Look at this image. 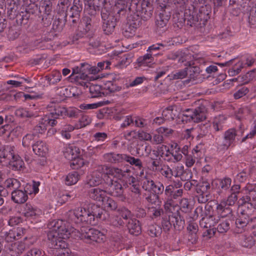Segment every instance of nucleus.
Here are the masks:
<instances>
[{"instance_id": "14", "label": "nucleus", "mask_w": 256, "mask_h": 256, "mask_svg": "<svg viewBox=\"0 0 256 256\" xmlns=\"http://www.w3.org/2000/svg\"><path fill=\"white\" fill-rule=\"evenodd\" d=\"M26 248L24 242H15L5 245L4 248V256H18L22 254Z\"/></svg>"}, {"instance_id": "6", "label": "nucleus", "mask_w": 256, "mask_h": 256, "mask_svg": "<svg viewBox=\"0 0 256 256\" xmlns=\"http://www.w3.org/2000/svg\"><path fill=\"white\" fill-rule=\"evenodd\" d=\"M184 225V220L178 210L176 212H170L162 218V226L165 232L169 231L172 226L178 230L182 229Z\"/></svg>"}, {"instance_id": "29", "label": "nucleus", "mask_w": 256, "mask_h": 256, "mask_svg": "<svg viewBox=\"0 0 256 256\" xmlns=\"http://www.w3.org/2000/svg\"><path fill=\"white\" fill-rule=\"evenodd\" d=\"M126 0H117L114 8L116 11L115 14H118V15H120L122 18L124 19L126 17Z\"/></svg>"}, {"instance_id": "62", "label": "nucleus", "mask_w": 256, "mask_h": 256, "mask_svg": "<svg viewBox=\"0 0 256 256\" xmlns=\"http://www.w3.org/2000/svg\"><path fill=\"white\" fill-rule=\"evenodd\" d=\"M248 22L251 28L256 26V8H252L250 10Z\"/></svg>"}, {"instance_id": "18", "label": "nucleus", "mask_w": 256, "mask_h": 256, "mask_svg": "<svg viewBox=\"0 0 256 256\" xmlns=\"http://www.w3.org/2000/svg\"><path fill=\"white\" fill-rule=\"evenodd\" d=\"M188 79L186 81L188 82H192V84L200 83L202 82L204 78L200 74V68L198 66L191 67L188 69Z\"/></svg>"}, {"instance_id": "35", "label": "nucleus", "mask_w": 256, "mask_h": 256, "mask_svg": "<svg viewBox=\"0 0 256 256\" xmlns=\"http://www.w3.org/2000/svg\"><path fill=\"white\" fill-rule=\"evenodd\" d=\"M80 154V150L78 148L75 146H70L66 149L65 153L66 157L70 160H72L76 158H78Z\"/></svg>"}, {"instance_id": "52", "label": "nucleus", "mask_w": 256, "mask_h": 256, "mask_svg": "<svg viewBox=\"0 0 256 256\" xmlns=\"http://www.w3.org/2000/svg\"><path fill=\"white\" fill-rule=\"evenodd\" d=\"M110 64L111 62L108 60L98 62L97 66H93L92 74H96L101 70L108 69Z\"/></svg>"}, {"instance_id": "4", "label": "nucleus", "mask_w": 256, "mask_h": 256, "mask_svg": "<svg viewBox=\"0 0 256 256\" xmlns=\"http://www.w3.org/2000/svg\"><path fill=\"white\" fill-rule=\"evenodd\" d=\"M101 18L102 30L107 35L112 34L118 23L123 20L118 14L110 12L106 8H102L101 10Z\"/></svg>"}, {"instance_id": "15", "label": "nucleus", "mask_w": 256, "mask_h": 256, "mask_svg": "<svg viewBox=\"0 0 256 256\" xmlns=\"http://www.w3.org/2000/svg\"><path fill=\"white\" fill-rule=\"evenodd\" d=\"M200 100L198 102V106L192 110V121L198 123L206 118L208 110L204 104L200 103Z\"/></svg>"}, {"instance_id": "19", "label": "nucleus", "mask_w": 256, "mask_h": 256, "mask_svg": "<svg viewBox=\"0 0 256 256\" xmlns=\"http://www.w3.org/2000/svg\"><path fill=\"white\" fill-rule=\"evenodd\" d=\"M131 171L130 169L122 170L116 167H112L109 168L108 174L118 178V180L122 182V180H128V177L130 176Z\"/></svg>"}, {"instance_id": "10", "label": "nucleus", "mask_w": 256, "mask_h": 256, "mask_svg": "<svg viewBox=\"0 0 256 256\" xmlns=\"http://www.w3.org/2000/svg\"><path fill=\"white\" fill-rule=\"evenodd\" d=\"M57 124L58 122L53 118L52 112H50L40 118L38 124L34 127L32 132L38 137L39 134H42L46 132L48 125L54 126Z\"/></svg>"}, {"instance_id": "59", "label": "nucleus", "mask_w": 256, "mask_h": 256, "mask_svg": "<svg viewBox=\"0 0 256 256\" xmlns=\"http://www.w3.org/2000/svg\"><path fill=\"white\" fill-rule=\"evenodd\" d=\"M88 38L86 39L85 43L91 46L93 48H96L100 45V42L93 36L92 34H89L88 36Z\"/></svg>"}, {"instance_id": "24", "label": "nucleus", "mask_w": 256, "mask_h": 256, "mask_svg": "<svg viewBox=\"0 0 256 256\" xmlns=\"http://www.w3.org/2000/svg\"><path fill=\"white\" fill-rule=\"evenodd\" d=\"M122 184L125 188L130 186V190L132 192L138 194H140V190L136 179L132 176H128V180L122 181Z\"/></svg>"}, {"instance_id": "27", "label": "nucleus", "mask_w": 256, "mask_h": 256, "mask_svg": "<svg viewBox=\"0 0 256 256\" xmlns=\"http://www.w3.org/2000/svg\"><path fill=\"white\" fill-rule=\"evenodd\" d=\"M102 180V173L98 171H94L88 177L86 184L90 186H96L100 184Z\"/></svg>"}, {"instance_id": "17", "label": "nucleus", "mask_w": 256, "mask_h": 256, "mask_svg": "<svg viewBox=\"0 0 256 256\" xmlns=\"http://www.w3.org/2000/svg\"><path fill=\"white\" fill-rule=\"evenodd\" d=\"M236 136V130L234 128H230L224 134V141L220 144V147L223 150H228L230 146H233Z\"/></svg>"}, {"instance_id": "21", "label": "nucleus", "mask_w": 256, "mask_h": 256, "mask_svg": "<svg viewBox=\"0 0 256 256\" xmlns=\"http://www.w3.org/2000/svg\"><path fill=\"white\" fill-rule=\"evenodd\" d=\"M12 200L16 204H22L24 203L28 198V192L24 189H16L11 192Z\"/></svg>"}, {"instance_id": "25", "label": "nucleus", "mask_w": 256, "mask_h": 256, "mask_svg": "<svg viewBox=\"0 0 256 256\" xmlns=\"http://www.w3.org/2000/svg\"><path fill=\"white\" fill-rule=\"evenodd\" d=\"M129 232L132 235L138 236L141 232L140 222L136 218H130L128 222H125Z\"/></svg>"}, {"instance_id": "7", "label": "nucleus", "mask_w": 256, "mask_h": 256, "mask_svg": "<svg viewBox=\"0 0 256 256\" xmlns=\"http://www.w3.org/2000/svg\"><path fill=\"white\" fill-rule=\"evenodd\" d=\"M237 233H242L244 231L256 228V216L250 217L248 214L240 215L235 222Z\"/></svg>"}, {"instance_id": "54", "label": "nucleus", "mask_w": 256, "mask_h": 256, "mask_svg": "<svg viewBox=\"0 0 256 256\" xmlns=\"http://www.w3.org/2000/svg\"><path fill=\"white\" fill-rule=\"evenodd\" d=\"M5 186L10 190H15L20 187V182L16 178H8L4 182Z\"/></svg>"}, {"instance_id": "58", "label": "nucleus", "mask_w": 256, "mask_h": 256, "mask_svg": "<svg viewBox=\"0 0 256 256\" xmlns=\"http://www.w3.org/2000/svg\"><path fill=\"white\" fill-rule=\"evenodd\" d=\"M132 56L130 54H124L120 59L118 61V64L122 68L126 66L129 65L131 62Z\"/></svg>"}, {"instance_id": "45", "label": "nucleus", "mask_w": 256, "mask_h": 256, "mask_svg": "<svg viewBox=\"0 0 256 256\" xmlns=\"http://www.w3.org/2000/svg\"><path fill=\"white\" fill-rule=\"evenodd\" d=\"M240 244L244 247L250 248L254 245H256V242L252 236L244 235L242 236Z\"/></svg>"}, {"instance_id": "20", "label": "nucleus", "mask_w": 256, "mask_h": 256, "mask_svg": "<svg viewBox=\"0 0 256 256\" xmlns=\"http://www.w3.org/2000/svg\"><path fill=\"white\" fill-rule=\"evenodd\" d=\"M93 66H92L88 63H82L80 66H74L72 69V75L74 74H80L83 78L88 76L89 74H93L92 70Z\"/></svg>"}, {"instance_id": "60", "label": "nucleus", "mask_w": 256, "mask_h": 256, "mask_svg": "<svg viewBox=\"0 0 256 256\" xmlns=\"http://www.w3.org/2000/svg\"><path fill=\"white\" fill-rule=\"evenodd\" d=\"M164 45L162 44H156L149 46L147 50V52L148 54H152V56L154 57V56H157L158 54V52H154V51H158L160 50L162 48H164Z\"/></svg>"}, {"instance_id": "46", "label": "nucleus", "mask_w": 256, "mask_h": 256, "mask_svg": "<svg viewBox=\"0 0 256 256\" xmlns=\"http://www.w3.org/2000/svg\"><path fill=\"white\" fill-rule=\"evenodd\" d=\"M230 220H220L218 221V224L216 228L218 232L220 233L226 232L230 229Z\"/></svg>"}, {"instance_id": "49", "label": "nucleus", "mask_w": 256, "mask_h": 256, "mask_svg": "<svg viewBox=\"0 0 256 256\" xmlns=\"http://www.w3.org/2000/svg\"><path fill=\"white\" fill-rule=\"evenodd\" d=\"M81 25L82 26L83 30L86 33L92 34V19L89 16H84L82 18Z\"/></svg>"}, {"instance_id": "12", "label": "nucleus", "mask_w": 256, "mask_h": 256, "mask_svg": "<svg viewBox=\"0 0 256 256\" xmlns=\"http://www.w3.org/2000/svg\"><path fill=\"white\" fill-rule=\"evenodd\" d=\"M26 230L22 227H14L8 231L2 232L0 237L6 242H10L17 240L24 236Z\"/></svg>"}, {"instance_id": "57", "label": "nucleus", "mask_w": 256, "mask_h": 256, "mask_svg": "<svg viewBox=\"0 0 256 256\" xmlns=\"http://www.w3.org/2000/svg\"><path fill=\"white\" fill-rule=\"evenodd\" d=\"M160 194L150 193L146 198L147 202L150 204L159 205Z\"/></svg>"}, {"instance_id": "64", "label": "nucleus", "mask_w": 256, "mask_h": 256, "mask_svg": "<svg viewBox=\"0 0 256 256\" xmlns=\"http://www.w3.org/2000/svg\"><path fill=\"white\" fill-rule=\"evenodd\" d=\"M187 68L183 70H180L172 74V77L173 80L182 79L188 75V72L186 70Z\"/></svg>"}, {"instance_id": "31", "label": "nucleus", "mask_w": 256, "mask_h": 256, "mask_svg": "<svg viewBox=\"0 0 256 256\" xmlns=\"http://www.w3.org/2000/svg\"><path fill=\"white\" fill-rule=\"evenodd\" d=\"M14 148L10 146H6L0 150V162L11 160L14 158Z\"/></svg>"}, {"instance_id": "36", "label": "nucleus", "mask_w": 256, "mask_h": 256, "mask_svg": "<svg viewBox=\"0 0 256 256\" xmlns=\"http://www.w3.org/2000/svg\"><path fill=\"white\" fill-rule=\"evenodd\" d=\"M76 74H74L72 75V72L70 76V78L72 81L74 82L76 84L82 86H86L88 87V83L87 82L88 80V76L86 78H83L82 76V75L78 74L75 76Z\"/></svg>"}, {"instance_id": "40", "label": "nucleus", "mask_w": 256, "mask_h": 256, "mask_svg": "<svg viewBox=\"0 0 256 256\" xmlns=\"http://www.w3.org/2000/svg\"><path fill=\"white\" fill-rule=\"evenodd\" d=\"M116 80L106 81L104 83V88L108 90L110 92H114L121 90L122 86H119Z\"/></svg>"}, {"instance_id": "42", "label": "nucleus", "mask_w": 256, "mask_h": 256, "mask_svg": "<svg viewBox=\"0 0 256 256\" xmlns=\"http://www.w3.org/2000/svg\"><path fill=\"white\" fill-rule=\"evenodd\" d=\"M80 178V175L78 172H72L69 173L66 176L65 179L66 184L68 186L74 184L78 182Z\"/></svg>"}, {"instance_id": "51", "label": "nucleus", "mask_w": 256, "mask_h": 256, "mask_svg": "<svg viewBox=\"0 0 256 256\" xmlns=\"http://www.w3.org/2000/svg\"><path fill=\"white\" fill-rule=\"evenodd\" d=\"M83 2L82 0H73V6L70 8L69 13L80 14L82 10Z\"/></svg>"}, {"instance_id": "30", "label": "nucleus", "mask_w": 256, "mask_h": 256, "mask_svg": "<svg viewBox=\"0 0 256 256\" xmlns=\"http://www.w3.org/2000/svg\"><path fill=\"white\" fill-rule=\"evenodd\" d=\"M32 150L36 155L40 156H44L48 149L44 142L42 141H38L32 144Z\"/></svg>"}, {"instance_id": "37", "label": "nucleus", "mask_w": 256, "mask_h": 256, "mask_svg": "<svg viewBox=\"0 0 256 256\" xmlns=\"http://www.w3.org/2000/svg\"><path fill=\"white\" fill-rule=\"evenodd\" d=\"M89 34L86 33L84 30H80L76 32L72 38L73 43H85L86 39L88 38Z\"/></svg>"}, {"instance_id": "5", "label": "nucleus", "mask_w": 256, "mask_h": 256, "mask_svg": "<svg viewBox=\"0 0 256 256\" xmlns=\"http://www.w3.org/2000/svg\"><path fill=\"white\" fill-rule=\"evenodd\" d=\"M27 10H28L30 20L38 16L41 18V20L44 26H48L51 24L53 19L52 11L47 10L44 8H43V10H42L40 6H38L35 2L30 3L28 6Z\"/></svg>"}, {"instance_id": "22", "label": "nucleus", "mask_w": 256, "mask_h": 256, "mask_svg": "<svg viewBox=\"0 0 256 256\" xmlns=\"http://www.w3.org/2000/svg\"><path fill=\"white\" fill-rule=\"evenodd\" d=\"M126 154H116L115 152H110L104 155V160L108 162L114 164L122 163L125 162Z\"/></svg>"}, {"instance_id": "34", "label": "nucleus", "mask_w": 256, "mask_h": 256, "mask_svg": "<svg viewBox=\"0 0 256 256\" xmlns=\"http://www.w3.org/2000/svg\"><path fill=\"white\" fill-rule=\"evenodd\" d=\"M226 201H222L216 206V209L222 217H225L232 214V209Z\"/></svg>"}, {"instance_id": "53", "label": "nucleus", "mask_w": 256, "mask_h": 256, "mask_svg": "<svg viewBox=\"0 0 256 256\" xmlns=\"http://www.w3.org/2000/svg\"><path fill=\"white\" fill-rule=\"evenodd\" d=\"M38 210L30 204H26L24 210V214L27 218H32L37 214Z\"/></svg>"}, {"instance_id": "63", "label": "nucleus", "mask_w": 256, "mask_h": 256, "mask_svg": "<svg viewBox=\"0 0 256 256\" xmlns=\"http://www.w3.org/2000/svg\"><path fill=\"white\" fill-rule=\"evenodd\" d=\"M126 158L125 162H129L132 165H134L138 166L140 168H142V162L139 158H136L134 157L128 156L126 154Z\"/></svg>"}, {"instance_id": "48", "label": "nucleus", "mask_w": 256, "mask_h": 256, "mask_svg": "<svg viewBox=\"0 0 256 256\" xmlns=\"http://www.w3.org/2000/svg\"><path fill=\"white\" fill-rule=\"evenodd\" d=\"M102 204L108 210H114L117 208V203L112 198L106 196Z\"/></svg>"}, {"instance_id": "32", "label": "nucleus", "mask_w": 256, "mask_h": 256, "mask_svg": "<svg viewBox=\"0 0 256 256\" xmlns=\"http://www.w3.org/2000/svg\"><path fill=\"white\" fill-rule=\"evenodd\" d=\"M8 163L11 166L12 169L15 170H20L24 168V162L22 160L20 157L18 155L14 154V158L11 160H10Z\"/></svg>"}, {"instance_id": "33", "label": "nucleus", "mask_w": 256, "mask_h": 256, "mask_svg": "<svg viewBox=\"0 0 256 256\" xmlns=\"http://www.w3.org/2000/svg\"><path fill=\"white\" fill-rule=\"evenodd\" d=\"M170 15L168 14L165 11L160 12L156 20V25L158 28H164L166 26V24L170 18Z\"/></svg>"}, {"instance_id": "11", "label": "nucleus", "mask_w": 256, "mask_h": 256, "mask_svg": "<svg viewBox=\"0 0 256 256\" xmlns=\"http://www.w3.org/2000/svg\"><path fill=\"white\" fill-rule=\"evenodd\" d=\"M80 238L86 242L92 244L94 242L101 243L103 242L105 239L106 236L100 230L90 228L81 234Z\"/></svg>"}, {"instance_id": "3", "label": "nucleus", "mask_w": 256, "mask_h": 256, "mask_svg": "<svg viewBox=\"0 0 256 256\" xmlns=\"http://www.w3.org/2000/svg\"><path fill=\"white\" fill-rule=\"evenodd\" d=\"M17 0H7L8 6L7 16L10 20H15L18 25L27 24L30 21V15L28 10L26 8H24L20 12L18 11V4L16 3Z\"/></svg>"}, {"instance_id": "47", "label": "nucleus", "mask_w": 256, "mask_h": 256, "mask_svg": "<svg viewBox=\"0 0 256 256\" xmlns=\"http://www.w3.org/2000/svg\"><path fill=\"white\" fill-rule=\"evenodd\" d=\"M182 184L180 181L178 182H174V184H170L166 186L165 190L164 189V194L167 196L166 198L172 199V196L173 194V192L174 190L175 187L176 188L182 186Z\"/></svg>"}, {"instance_id": "41", "label": "nucleus", "mask_w": 256, "mask_h": 256, "mask_svg": "<svg viewBox=\"0 0 256 256\" xmlns=\"http://www.w3.org/2000/svg\"><path fill=\"white\" fill-rule=\"evenodd\" d=\"M66 18H60L55 19L52 24V30L56 33H59L62 31L64 26L65 25Z\"/></svg>"}, {"instance_id": "50", "label": "nucleus", "mask_w": 256, "mask_h": 256, "mask_svg": "<svg viewBox=\"0 0 256 256\" xmlns=\"http://www.w3.org/2000/svg\"><path fill=\"white\" fill-rule=\"evenodd\" d=\"M211 186L210 184L206 180L202 181L196 188V192H203L206 194H210Z\"/></svg>"}, {"instance_id": "39", "label": "nucleus", "mask_w": 256, "mask_h": 256, "mask_svg": "<svg viewBox=\"0 0 256 256\" xmlns=\"http://www.w3.org/2000/svg\"><path fill=\"white\" fill-rule=\"evenodd\" d=\"M50 84H55L59 82L62 78L60 72L58 70H54L49 76L45 77Z\"/></svg>"}, {"instance_id": "9", "label": "nucleus", "mask_w": 256, "mask_h": 256, "mask_svg": "<svg viewBox=\"0 0 256 256\" xmlns=\"http://www.w3.org/2000/svg\"><path fill=\"white\" fill-rule=\"evenodd\" d=\"M142 188L151 193L162 194L164 192V186L160 182H154L148 176H145L142 180Z\"/></svg>"}, {"instance_id": "44", "label": "nucleus", "mask_w": 256, "mask_h": 256, "mask_svg": "<svg viewBox=\"0 0 256 256\" xmlns=\"http://www.w3.org/2000/svg\"><path fill=\"white\" fill-rule=\"evenodd\" d=\"M89 86V91L92 98L100 97L104 94L102 86L98 84H92Z\"/></svg>"}, {"instance_id": "28", "label": "nucleus", "mask_w": 256, "mask_h": 256, "mask_svg": "<svg viewBox=\"0 0 256 256\" xmlns=\"http://www.w3.org/2000/svg\"><path fill=\"white\" fill-rule=\"evenodd\" d=\"M226 118L224 115H219L214 118L212 127L216 132L222 130L226 127Z\"/></svg>"}, {"instance_id": "13", "label": "nucleus", "mask_w": 256, "mask_h": 256, "mask_svg": "<svg viewBox=\"0 0 256 256\" xmlns=\"http://www.w3.org/2000/svg\"><path fill=\"white\" fill-rule=\"evenodd\" d=\"M106 188L108 194L114 196L123 198L125 187L120 181L110 180V182H107Z\"/></svg>"}, {"instance_id": "1", "label": "nucleus", "mask_w": 256, "mask_h": 256, "mask_svg": "<svg viewBox=\"0 0 256 256\" xmlns=\"http://www.w3.org/2000/svg\"><path fill=\"white\" fill-rule=\"evenodd\" d=\"M47 237L49 246L54 249L56 256H70V250L64 240L69 238L70 230L62 220H54L48 222Z\"/></svg>"}, {"instance_id": "2", "label": "nucleus", "mask_w": 256, "mask_h": 256, "mask_svg": "<svg viewBox=\"0 0 256 256\" xmlns=\"http://www.w3.org/2000/svg\"><path fill=\"white\" fill-rule=\"evenodd\" d=\"M108 216L104 210L95 204H90L88 210L79 207L66 214L68 222L76 224H95L99 220H105Z\"/></svg>"}, {"instance_id": "16", "label": "nucleus", "mask_w": 256, "mask_h": 256, "mask_svg": "<svg viewBox=\"0 0 256 256\" xmlns=\"http://www.w3.org/2000/svg\"><path fill=\"white\" fill-rule=\"evenodd\" d=\"M138 4L136 2H132L128 7L130 12H134L133 16H130L129 18L130 26L132 27L134 29H136L140 24L141 18L139 14H140V10H137Z\"/></svg>"}, {"instance_id": "23", "label": "nucleus", "mask_w": 256, "mask_h": 256, "mask_svg": "<svg viewBox=\"0 0 256 256\" xmlns=\"http://www.w3.org/2000/svg\"><path fill=\"white\" fill-rule=\"evenodd\" d=\"M220 220V218L216 215H210L202 217L200 221V225L202 228H210L215 226Z\"/></svg>"}, {"instance_id": "38", "label": "nucleus", "mask_w": 256, "mask_h": 256, "mask_svg": "<svg viewBox=\"0 0 256 256\" xmlns=\"http://www.w3.org/2000/svg\"><path fill=\"white\" fill-rule=\"evenodd\" d=\"M175 109L174 106H170L163 110L162 116L166 120H174L176 116V110Z\"/></svg>"}, {"instance_id": "8", "label": "nucleus", "mask_w": 256, "mask_h": 256, "mask_svg": "<svg viewBox=\"0 0 256 256\" xmlns=\"http://www.w3.org/2000/svg\"><path fill=\"white\" fill-rule=\"evenodd\" d=\"M51 112L53 118L56 120L58 123L66 116L75 118L82 115L81 110L76 108H70L66 109L64 107L58 106L55 108L54 111Z\"/></svg>"}, {"instance_id": "26", "label": "nucleus", "mask_w": 256, "mask_h": 256, "mask_svg": "<svg viewBox=\"0 0 256 256\" xmlns=\"http://www.w3.org/2000/svg\"><path fill=\"white\" fill-rule=\"evenodd\" d=\"M106 188L102 190L98 188H92L88 192L89 196L92 199L100 202H102L106 198Z\"/></svg>"}, {"instance_id": "43", "label": "nucleus", "mask_w": 256, "mask_h": 256, "mask_svg": "<svg viewBox=\"0 0 256 256\" xmlns=\"http://www.w3.org/2000/svg\"><path fill=\"white\" fill-rule=\"evenodd\" d=\"M152 54L147 52L143 56L139 57L137 60V62L139 66H146L148 64L154 61V57L152 56Z\"/></svg>"}, {"instance_id": "56", "label": "nucleus", "mask_w": 256, "mask_h": 256, "mask_svg": "<svg viewBox=\"0 0 256 256\" xmlns=\"http://www.w3.org/2000/svg\"><path fill=\"white\" fill-rule=\"evenodd\" d=\"M110 224L114 227L118 228L125 224L121 217L118 216H113L109 220Z\"/></svg>"}, {"instance_id": "61", "label": "nucleus", "mask_w": 256, "mask_h": 256, "mask_svg": "<svg viewBox=\"0 0 256 256\" xmlns=\"http://www.w3.org/2000/svg\"><path fill=\"white\" fill-rule=\"evenodd\" d=\"M101 106V104L100 103H94V104H80L78 108L80 110H81L82 112V110L84 111H87L89 110H93L96 109L98 108L99 106Z\"/></svg>"}, {"instance_id": "55", "label": "nucleus", "mask_w": 256, "mask_h": 256, "mask_svg": "<svg viewBox=\"0 0 256 256\" xmlns=\"http://www.w3.org/2000/svg\"><path fill=\"white\" fill-rule=\"evenodd\" d=\"M254 194V190H249L248 193L246 196L240 198L238 201V203L241 206V208L244 206L246 203L251 202V200L252 199Z\"/></svg>"}]
</instances>
